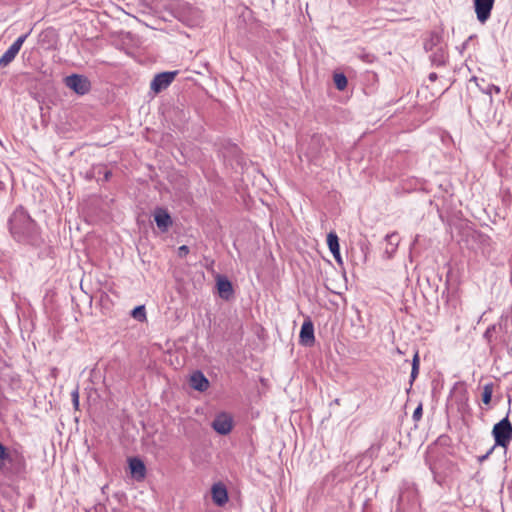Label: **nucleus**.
<instances>
[{
	"mask_svg": "<svg viewBox=\"0 0 512 512\" xmlns=\"http://www.w3.org/2000/svg\"><path fill=\"white\" fill-rule=\"evenodd\" d=\"M494 1L495 0H473L477 19L481 23H484L489 19Z\"/></svg>",
	"mask_w": 512,
	"mask_h": 512,
	"instance_id": "8",
	"label": "nucleus"
},
{
	"mask_svg": "<svg viewBox=\"0 0 512 512\" xmlns=\"http://www.w3.org/2000/svg\"><path fill=\"white\" fill-rule=\"evenodd\" d=\"M212 500L218 506H223L228 501V492L224 484L215 483L211 488Z\"/></svg>",
	"mask_w": 512,
	"mask_h": 512,
	"instance_id": "10",
	"label": "nucleus"
},
{
	"mask_svg": "<svg viewBox=\"0 0 512 512\" xmlns=\"http://www.w3.org/2000/svg\"><path fill=\"white\" fill-rule=\"evenodd\" d=\"M154 220L157 227L162 231L166 232L172 225V219L167 210L163 208H157L154 213Z\"/></svg>",
	"mask_w": 512,
	"mask_h": 512,
	"instance_id": "11",
	"label": "nucleus"
},
{
	"mask_svg": "<svg viewBox=\"0 0 512 512\" xmlns=\"http://www.w3.org/2000/svg\"><path fill=\"white\" fill-rule=\"evenodd\" d=\"M190 386L199 392H204L209 387V381L201 371L192 373L189 379Z\"/></svg>",
	"mask_w": 512,
	"mask_h": 512,
	"instance_id": "12",
	"label": "nucleus"
},
{
	"mask_svg": "<svg viewBox=\"0 0 512 512\" xmlns=\"http://www.w3.org/2000/svg\"><path fill=\"white\" fill-rule=\"evenodd\" d=\"M65 84L68 88L79 95H84L91 88L90 81L83 75L73 74L65 78Z\"/></svg>",
	"mask_w": 512,
	"mask_h": 512,
	"instance_id": "4",
	"label": "nucleus"
},
{
	"mask_svg": "<svg viewBox=\"0 0 512 512\" xmlns=\"http://www.w3.org/2000/svg\"><path fill=\"white\" fill-rule=\"evenodd\" d=\"M430 60L435 66H443L447 60V53L443 46L437 47L434 51H430Z\"/></svg>",
	"mask_w": 512,
	"mask_h": 512,
	"instance_id": "18",
	"label": "nucleus"
},
{
	"mask_svg": "<svg viewBox=\"0 0 512 512\" xmlns=\"http://www.w3.org/2000/svg\"><path fill=\"white\" fill-rule=\"evenodd\" d=\"M333 80L338 90L342 91L347 87V78L343 73L334 74Z\"/></svg>",
	"mask_w": 512,
	"mask_h": 512,
	"instance_id": "19",
	"label": "nucleus"
},
{
	"mask_svg": "<svg viewBox=\"0 0 512 512\" xmlns=\"http://www.w3.org/2000/svg\"><path fill=\"white\" fill-rule=\"evenodd\" d=\"M211 426L218 434L227 435L232 430L233 419L228 413L222 412L216 415Z\"/></svg>",
	"mask_w": 512,
	"mask_h": 512,
	"instance_id": "6",
	"label": "nucleus"
},
{
	"mask_svg": "<svg viewBox=\"0 0 512 512\" xmlns=\"http://www.w3.org/2000/svg\"><path fill=\"white\" fill-rule=\"evenodd\" d=\"M492 434L496 446L507 448L512 439V425L508 417L503 418L493 427Z\"/></svg>",
	"mask_w": 512,
	"mask_h": 512,
	"instance_id": "3",
	"label": "nucleus"
},
{
	"mask_svg": "<svg viewBox=\"0 0 512 512\" xmlns=\"http://www.w3.org/2000/svg\"><path fill=\"white\" fill-rule=\"evenodd\" d=\"M327 245H328L329 250L332 253L335 261L338 264H342L343 261H342V257L340 254L339 239L335 232L332 231L327 235Z\"/></svg>",
	"mask_w": 512,
	"mask_h": 512,
	"instance_id": "14",
	"label": "nucleus"
},
{
	"mask_svg": "<svg viewBox=\"0 0 512 512\" xmlns=\"http://www.w3.org/2000/svg\"><path fill=\"white\" fill-rule=\"evenodd\" d=\"M491 452H492V449L486 455L482 456L481 460L486 459Z\"/></svg>",
	"mask_w": 512,
	"mask_h": 512,
	"instance_id": "30",
	"label": "nucleus"
},
{
	"mask_svg": "<svg viewBox=\"0 0 512 512\" xmlns=\"http://www.w3.org/2000/svg\"><path fill=\"white\" fill-rule=\"evenodd\" d=\"M171 9L176 18L189 26L198 25L202 19L201 12L184 0L173 2Z\"/></svg>",
	"mask_w": 512,
	"mask_h": 512,
	"instance_id": "2",
	"label": "nucleus"
},
{
	"mask_svg": "<svg viewBox=\"0 0 512 512\" xmlns=\"http://www.w3.org/2000/svg\"><path fill=\"white\" fill-rule=\"evenodd\" d=\"M216 286L221 298L229 299L233 294V287L231 282L224 276L218 275L216 278Z\"/></svg>",
	"mask_w": 512,
	"mask_h": 512,
	"instance_id": "13",
	"label": "nucleus"
},
{
	"mask_svg": "<svg viewBox=\"0 0 512 512\" xmlns=\"http://www.w3.org/2000/svg\"><path fill=\"white\" fill-rule=\"evenodd\" d=\"M423 414V406L422 403H419V405L416 407V409L413 412L412 418L415 422H418L421 420Z\"/></svg>",
	"mask_w": 512,
	"mask_h": 512,
	"instance_id": "24",
	"label": "nucleus"
},
{
	"mask_svg": "<svg viewBox=\"0 0 512 512\" xmlns=\"http://www.w3.org/2000/svg\"><path fill=\"white\" fill-rule=\"evenodd\" d=\"M428 78H429L430 81H435L437 79V74L434 73V72L430 73Z\"/></svg>",
	"mask_w": 512,
	"mask_h": 512,
	"instance_id": "28",
	"label": "nucleus"
},
{
	"mask_svg": "<svg viewBox=\"0 0 512 512\" xmlns=\"http://www.w3.org/2000/svg\"><path fill=\"white\" fill-rule=\"evenodd\" d=\"M130 472L134 478L141 480L146 475V467L143 461L137 457L129 459Z\"/></svg>",
	"mask_w": 512,
	"mask_h": 512,
	"instance_id": "15",
	"label": "nucleus"
},
{
	"mask_svg": "<svg viewBox=\"0 0 512 512\" xmlns=\"http://www.w3.org/2000/svg\"><path fill=\"white\" fill-rule=\"evenodd\" d=\"M492 91H495L496 93H499L500 92V88L498 86H496V85L491 84V85H489L487 87V89L485 90V93L491 94Z\"/></svg>",
	"mask_w": 512,
	"mask_h": 512,
	"instance_id": "27",
	"label": "nucleus"
},
{
	"mask_svg": "<svg viewBox=\"0 0 512 512\" xmlns=\"http://www.w3.org/2000/svg\"><path fill=\"white\" fill-rule=\"evenodd\" d=\"M492 394H493V384L492 383L485 384L483 387V392H482V401L484 404L490 403Z\"/></svg>",
	"mask_w": 512,
	"mask_h": 512,
	"instance_id": "20",
	"label": "nucleus"
},
{
	"mask_svg": "<svg viewBox=\"0 0 512 512\" xmlns=\"http://www.w3.org/2000/svg\"><path fill=\"white\" fill-rule=\"evenodd\" d=\"M419 363H420V360H419V355H418V352H416L414 354V357H413V360H412V370H411V374H410V378H411V383L417 378L418 376V373H419Z\"/></svg>",
	"mask_w": 512,
	"mask_h": 512,
	"instance_id": "21",
	"label": "nucleus"
},
{
	"mask_svg": "<svg viewBox=\"0 0 512 512\" xmlns=\"http://www.w3.org/2000/svg\"><path fill=\"white\" fill-rule=\"evenodd\" d=\"M189 253V247L186 245H182L178 248V255L180 257H184Z\"/></svg>",
	"mask_w": 512,
	"mask_h": 512,
	"instance_id": "26",
	"label": "nucleus"
},
{
	"mask_svg": "<svg viewBox=\"0 0 512 512\" xmlns=\"http://www.w3.org/2000/svg\"><path fill=\"white\" fill-rule=\"evenodd\" d=\"M9 230L18 242L35 244L40 238L36 222L21 206L16 208L9 218Z\"/></svg>",
	"mask_w": 512,
	"mask_h": 512,
	"instance_id": "1",
	"label": "nucleus"
},
{
	"mask_svg": "<svg viewBox=\"0 0 512 512\" xmlns=\"http://www.w3.org/2000/svg\"><path fill=\"white\" fill-rule=\"evenodd\" d=\"M26 38L27 34L18 37L14 43L5 51V53L0 57V67L8 66L15 59Z\"/></svg>",
	"mask_w": 512,
	"mask_h": 512,
	"instance_id": "7",
	"label": "nucleus"
},
{
	"mask_svg": "<svg viewBox=\"0 0 512 512\" xmlns=\"http://www.w3.org/2000/svg\"><path fill=\"white\" fill-rule=\"evenodd\" d=\"M442 35L437 31H432L424 39L423 47L426 52L434 51L437 47L442 46Z\"/></svg>",
	"mask_w": 512,
	"mask_h": 512,
	"instance_id": "17",
	"label": "nucleus"
},
{
	"mask_svg": "<svg viewBox=\"0 0 512 512\" xmlns=\"http://www.w3.org/2000/svg\"><path fill=\"white\" fill-rule=\"evenodd\" d=\"M132 316L138 321H144L146 319L145 307L143 305L135 307L132 310Z\"/></svg>",
	"mask_w": 512,
	"mask_h": 512,
	"instance_id": "22",
	"label": "nucleus"
},
{
	"mask_svg": "<svg viewBox=\"0 0 512 512\" xmlns=\"http://www.w3.org/2000/svg\"><path fill=\"white\" fill-rule=\"evenodd\" d=\"M300 343L304 346L310 347L315 342L314 336V325L311 320H306L303 322L300 330Z\"/></svg>",
	"mask_w": 512,
	"mask_h": 512,
	"instance_id": "9",
	"label": "nucleus"
},
{
	"mask_svg": "<svg viewBox=\"0 0 512 512\" xmlns=\"http://www.w3.org/2000/svg\"><path fill=\"white\" fill-rule=\"evenodd\" d=\"M71 397H72V402H73L74 407L76 409H78V406H79V392H78V389H75L71 393Z\"/></svg>",
	"mask_w": 512,
	"mask_h": 512,
	"instance_id": "25",
	"label": "nucleus"
},
{
	"mask_svg": "<svg viewBox=\"0 0 512 512\" xmlns=\"http://www.w3.org/2000/svg\"><path fill=\"white\" fill-rule=\"evenodd\" d=\"M400 238L399 235L396 232H392L390 234H387L385 237V249L384 254L387 256V258H391L394 253L397 250V247L399 245Z\"/></svg>",
	"mask_w": 512,
	"mask_h": 512,
	"instance_id": "16",
	"label": "nucleus"
},
{
	"mask_svg": "<svg viewBox=\"0 0 512 512\" xmlns=\"http://www.w3.org/2000/svg\"><path fill=\"white\" fill-rule=\"evenodd\" d=\"M9 458V453L5 446L0 442V468H2L5 464V460Z\"/></svg>",
	"mask_w": 512,
	"mask_h": 512,
	"instance_id": "23",
	"label": "nucleus"
},
{
	"mask_svg": "<svg viewBox=\"0 0 512 512\" xmlns=\"http://www.w3.org/2000/svg\"><path fill=\"white\" fill-rule=\"evenodd\" d=\"M433 474H434V480L439 484V485H442V480L438 478V476L435 474V472L432 470Z\"/></svg>",
	"mask_w": 512,
	"mask_h": 512,
	"instance_id": "29",
	"label": "nucleus"
},
{
	"mask_svg": "<svg viewBox=\"0 0 512 512\" xmlns=\"http://www.w3.org/2000/svg\"><path fill=\"white\" fill-rule=\"evenodd\" d=\"M177 74V71H167L156 74L150 83V89L154 93H159L165 90L174 81Z\"/></svg>",
	"mask_w": 512,
	"mask_h": 512,
	"instance_id": "5",
	"label": "nucleus"
},
{
	"mask_svg": "<svg viewBox=\"0 0 512 512\" xmlns=\"http://www.w3.org/2000/svg\"><path fill=\"white\" fill-rule=\"evenodd\" d=\"M109 175H110V172H106L105 174V178L108 179L109 178Z\"/></svg>",
	"mask_w": 512,
	"mask_h": 512,
	"instance_id": "31",
	"label": "nucleus"
}]
</instances>
